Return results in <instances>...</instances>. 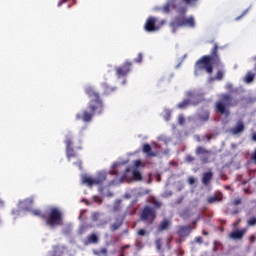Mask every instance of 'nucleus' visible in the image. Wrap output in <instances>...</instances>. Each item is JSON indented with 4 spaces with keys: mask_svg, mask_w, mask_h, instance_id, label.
Segmentation results:
<instances>
[{
    "mask_svg": "<svg viewBox=\"0 0 256 256\" xmlns=\"http://www.w3.org/2000/svg\"><path fill=\"white\" fill-rule=\"evenodd\" d=\"M85 93L88 95L90 101L87 109L82 111V114H76V119H82L84 123H90L95 115H101L103 113V99H101V95L93 87H87Z\"/></svg>",
    "mask_w": 256,
    "mask_h": 256,
    "instance_id": "f257e3e1",
    "label": "nucleus"
},
{
    "mask_svg": "<svg viewBox=\"0 0 256 256\" xmlns=\"http://www.w3.org/2000/svg\"><path fill=\"white\" fill-rule=\"evenodd\" d=\"M213 65H221V59L219 58V45L217 43H214L210 55L202 56L195 63V73H199V71H206V73L211 75V73H213Z\"/></svg>",
    "mask_w": 256,
    "mask_h": 256,
    "instance_id": "f03ea898",
    "label": "nucleus"
},
{
    "mask_svg": "<svg viewBox=\"0 0 256 256\" xmlns=\"http://www.w3.org/2000/svg\"><path fill=\"white\" fill-rule=\"evenodd\" d=\"M239 105V100H234L233 96L227 93H223L220 96V100H218L215 105L214 109L215 112L219 115H225V117H229L230 110L229 107H237Z\"/></svg>",
    "mask_w": 256,
    "mask_h": 256,
    "instance_id": "7ed1b4c3",
    "label": "nucleus"
},
{
    "mask_svg": "<svg viewBox=\"0 0 256 256\" xmlns=\"http://www.w3.org/2000/svg\"><path fill=\"white\" fill-rule=\"evenodd\" d=\"M46 225L55 229V227H61L63 225V213L59 208H51L48 215L44 218Z\"/></svg>",
    "mask_w": 256,
    "mask_h": 256,
    "instance_id": "20e7f679",
    "label": "nucleus"
},
{
    "mask_svg": "<svg viewBox=\"0 0 256 256\" xmlns=\"http://www.w3.org/2000/svg\"><path fill=\"white\" fill-rule=\"evenodd\" d=\"M170 27H172V33H176L178 27H190V29H193L195 28V18L193 16L188 18L177 16L174 21L170 23Z\"/></svg>",
    "mask_w": 256,
    "mask_h": 256,
    "instance_id": "39448f33",
    "label": "nucleus"
},
{
    "mask_svg": "<svg viewBox=\"0 0 256 256\" xmlns=\"http://www.w3.org/2000/svg\"><path fill=\"white\" fill-rule=\"evenodd\" d=\"M104 181H107V172H100L95 178L89 176L82 177V183L88 185V187H93V185H103Z\"/></svg>",
    "mask_w": 256,
    "mask_h": 256,
    "instance_id": "423d86ee",
    "label": "nucleus"
},
{
    "mask_svg": "<svg viewBox=\"0 0 256 256\" xmlns=\"http://www.w3.org/2000/svg\"><path fill=\"white\" fill-rule=\"evenodd\" d=\"M140 219L144 223H149L151 225L155 219H157V212L155 211V208L145 206L140 213Z\"/></svg>",
    "mask_w": 256,
    "mask_h": 256,
    "instance_id": "0eeeda50",
    "label": "nucleus"
},
{
    "mask_svg": "<svg viewBox=\"0 0 256 256\" xmlns=\"http://www.w3.org/2000/svg\"><path fill=\"white\" fill-rule=\"evenodd\" d=\"M66 145V157L68 161H71V159L77 157V153L73 149V136L67 135L65 140Z\"/></svg>",
    "mask_w": 256,
    "mask_h": 256,
    "instance_id": "6e6552de",
    "label": "nucleus"
},
{
    "mask_svg": "<svg viewBox=\"0 0 256 256\" xmlns=\"http://www.w3.org/2000/svg\"><path fill=\"white\" fill-rule=\"evenodd\" d=\"M133 66V63L131 62H125L122 66H119L116 68V75L119 79L121 77H127L129 73H131V67Z\"/></svg>",
    "mask_w": 256,
    "mask_h": 256,
    "instance_id": "1a4fd4ad",
    "label": "nucleus"
},
{
    "mask_svg": "<svg viewBox=\"0 0 256 256\" xmlns=\"http://www.w3.org/2000/svg\"><path fill=\"white\" fill-rule=\"evenodd\" d=\"M144 29L148 33H153V31H159V27H157V18L150 16L145 22Z\"/></svg>",
    "mask_w": 256,
    "mask_h": 256,
    "instance_id": "9d476101",
    "label": "nucleus"
},
{
    "mask_svg": "<svg viewBox=\"0 0 256 256\" xmlns=\"http://www.w3.org/2000/svg\"><path fill=\"white\" fill-rule=\"evenodd\" d=\"M188 97H190V99H185L182 102L178 103V109H187L189 105H199V100L193 101V99H195V95H193V92H188Z\"/></svg>",
    "mask_w": 256,
    "mask_h": 256,
    "instance_id": "9b49d317",
    "label": "nucleus"
},
{
    "mask_svg": "<svg viewBox=\"0 0 256 256\" xmlns=\"http://www.w3.org/2000/svg\"><path fill=\"white\" fill-rule=\"evenodd\" d=\"M191 231H193L191 225H181L178 226L177 235L180 236L181 238L189 237V235H191Z\"/></svg>",
    "mask_w": 256,
    "mask_h": 256,
    "instance_id": "f8f14e48",
    "label": "nucleus"
},
{
    "mask_svg": "<svg viewBox=\"0 0 256 256\" xmlns=\"http://www.w3.org/2000/svg\"><path fill=\"white\" fill-rule=\"evenodd\" d=\"M245 131V123L243 120H238L236 125L230 129L232 135H241Z\"/></svg>",
    "mask_w": 256,
    "mask_h": 256,
    "instance_id": "ddd939ff",
    "label": "nucleus"
},
{
    "mask_svg": "<svg viewBox=\"0 0 256 256\" xmlns=\"http://www.w3.org/2000/svg\"><path fill=\"white\" fill-rule=\"evenodd\" d=\"M221 201H223V193L221 191H218L207 198V203H209V205L221 203Z\"/></svg>",
    "mask_w": 256,
    "mask_h": 256,
    "instance_id": "4468645a",
    "label": "nucleus"
},
{
    "mask_svg": "<svg viewBox=\"0 0 256 256\" xmlns=\"http://www.w3.org/2000/svg\"><path fill=\"white\" fill-rule=\"evenodd\" d=\"M123 221H125V214L123 216L116 217L114 223L110 225V231H112V233L118 231L119 228L123 225Z\"/></svg>",
    "mask_w": 256,
    "mask_h": 256,
    "instance_id": "2eb2a0df",
    "label": "nucleus"
},
{
    "mask_svg": "<svg viewBox=\"0 0 256 256\" xmlns=\"http://www.w3.org/2000/svg\"><path fill=\"white\" fill-rule=\"evenodd\" d=\"M33 203H34L33 197H30V198H26V199L20 201L19 205L25 211H29V209H31V207H33Z\"/></svg>",
    "mask_w": 256,
    "mask_h": 256,
    "instance_id": "dca6fc26",
    "label": "nucleus"
},
{
    "mask_svg": "<svg viewBox=\"0 0 256 256\" xmlns=\"http://www.w3.org/2000/svg\"><path fill=\"white\" fill-rule=\"evenodd\" d=\"M247 233V228H243L241 230H235L230 233L231 239H242L245 237V234Z\"/></svg>",
    "mask_w": 256,
    "mask_h": 256,
    "instance_id": "f3484780",
    "label": "nucleus"
},
{
    "mask_svg": "<svg viewBox=\"0 0 256 256\" xmlns=\"http://www.w3.org/2000/svg\"><path fill=\"white\" fill-rule=\"evenodd\" d=\"M142 151L145 153V155H147V157H157V154L153 152V148H151L150 144H144Z\"/></svg>",
    "mask_w": 256,
    "mask_h": 256,
    "instance_id": "a211bd4d",
    "label": "nucleus"
},
{
    "mask_svg": "<svg viewBox=\"0 0 256 256\" xmlns=\"http://www.w3.org/2000/svg\"><path fill=\"white\" fill-rule=\"evenodd\" d=\"M213 179V172H206L202 176V184L207 187Z\"/></svg>",
    "mask_w": 256,
    "mask_h": 256,
    "instance_id": "6ab92c4d",
    "label": "nucleus"
},
{
    "mask_svg": "<svg viewBox=\"0 0 256 256\" xmlns=\"http://www.w3.org/2000/svg\"><path fill=\"white\" fill-rule=\"evenodd\" d=\"M95 243H99V236H97L95 233H92L87 237L85 245H91Z\"/></svg>",
    "mask_w": 256,
    "mask_h": 256,
    "instance_id": "aec40b11",
    "label": "nucleus"
},
{
    "mask_svg": "<svg viewBox=\"0 0 256 256\" xmlns=\"http://www.w3.org/2000/svg\"><path fill=\"white\" fill-rule=\"evenodd\" d=\"M171 225V222L167 220V218H164L160 224L158 225V231H167L169 229V226Z\"/></svg>",
    "mask_w": 256,
    "mask_h": 256,
    "instance_id": "412c9836",
    "label": "nucleus"
},
{
    "mask_svg": "<svg viewBox=\"0 0 256 256\" xmlns=\"http://www.w3.org/2000/svg\"><path fill=\"white\" fill-rule=\"evenodd\" d=\"M211 150L205 149L203 146H198L195 149V155H211Z\"/></svg>",
    "mask_w": 256,
    "mask_h": 256,
    "instance_id": "4be33fe9",
    "label": "nucleus"
},
{
    "mask_svg": "<svg viewBox=\"0 0 256 256\" xmlns=\"http://www.w3.org/2000/svg\"><path fill=\"white\" fill-rule=\"evenodd\" d=\"M181 219H190L191 217V210L189 208H185L183 211L180 212Z\"/></svg>",
    "mask_w": 256,
    "mask_h": 256,
    "instance_id": "5701e85b",
    "label": "nucleus"
},
{
    "mask_svg": "<svg viewBox=\"0 0 256 256\" xmlns=\"http://www.w3.org/2000/svg\"><path fill=\"white\" fill-rule=\"evenodd\" d=\"M32 215H34V217H39L40 219H45L46 214L43 213L40 209H34L31 211Z\"/></svg>",
    "mask_w": 256,
    "mask_h": 256,
    "instance_id": "b1692460",
    "label": "nucleus"
},
{
    "mask_svg": "<svg viewBox=\"0 0 256 256\" xmlns=\"http://www.w3.org/2000/svg\"><path fill=\"white\" fill-rule=\"evenodd\" d=\"M132 175H133L134 181H142L143 180V175H141V172H139V170H133Z\"/></svg>",
    "mask_w": 256,
    "mask_h": 256,
    "instance_id": "393cba45",
    "label": "nucleus"
},
{
    "mask_svg": "<svg viewBox=\"0 0 256 256\" xmlns=\"http://www.w3.org/2000/svg\"><path fill=\"white\" fill-rule=\"evenodd\" d=\"M108 250L107 248H101L100 250H93V254L96 256H107Z\"/></svg>",
    "mask_w": 256,
    "mask_h": 256,
    "instance_id": "a878e982",
    "label": "nucleus"
},
{
    "mask_svg": "<svg viewBox=\"0 0 256 256\" xmlns=\"http://www.w3.org/2000/svg\"><path fill=\"white\" fill-rule=\"evenodd\" d=\"M253 79H255V74H253L252 72H248L245 76V82L253 83Z\"/></svg>",
    "mask_w": 256,
    "mask_h": 256,
    "instance_id": "bb28decb",
    "label": "nucleus"
},
{
    "mask_svg": "<svg viewBox=\"0 0 256 256\" xmlns=\"http://www.w3.org/2000/svg\"><path fill=\"white\" fill-rule=\"evenodd\" d=\"M151 204L154 205V209H161V207H163V203L159 202L155 198H152Z\"/></svg>",
    "mask_w": 256,
    "mask_h": 256,
    "instance_id": "cd10ccee",
    "label": "nucleus"
},
{
    "mask_svg": "<svg viewBox=\"0 0 256 256\" xmlns=\"http://www.w3.org/2000/svg\"><path fill=\"white\" fill-rule=\"evenodd\" d=\"M155 247L157 251H162L163 247V240L161 238L156 239L155 241Z\"/></svg>",
    "mask_w": 256,
    "mask_h": 256,
    "instance_id": "c85d7f7f",
    "label": "nucleus"
},
{
    "mask_svg": "<svg viewBox=\"0 0 256 256\" xmlns=\"http://www.w3.org/2000/svg\"><path fill=\"white\" fill-rule=\"evenodd\" d=\"M242 203H243V199L241 197H237L231 201V205L233 207H237L238 205H241Z\"/></svg>",
    "mask_w": 256,
    "mask_h": 256,
    "instance_id": "c756f323",
    "label": "nucleus"
},
{
    "mask_svg": "<svg viewBox=\"0 0 256 256\" xmlns=\"http://www.w3.org/2000/svg\"><path fill=\"white\" fill-rule=\"evenodd\" d=\"M256 225V217L252 216L250 219L247 220L248 227H255Z\"/></svg>",
    "mask_w": 256,
    "mask_h": 256,
    "instance_id": "7c9ffc66",
    "label": "nucleus"
},
{
    "mask_svg": "<svg viewBox=\"0 0 256 256\" xmlns=\"http://www.w3.org/2000/svg\"><path fill=\"white\" fill-rule=\"evenodd\" d=\"M131 249V246L129 244H126L120 248L119 255L118 256H125V250Z\"/></svg>",
    "mask_w": 256,
    "mask_h": 256,
    "instance_id": "2f4dec72",
    "label": "nucleus"
},
{
    "mask_svg": "<svg viewBox=\"0 0 256 256\" xmlns=\"http://www.w3.org/2000/svg\"><path fill=\"white\" fill-rule=\"evenodd\" d=\"M200 121H209V112H204L203 114L199 115Z\"/></svg>",
    "mask_w": 256,
    "mask_h": 256,
    "instance_id": "473e14b6",
    "label": "nucleus"
},
{
    "mask_svg": "<svg viewBox=\"0 0 256 256\" xmlns=\"http://www.w3.org/2000/svg\"><path fill=\"white\" fill-rule=\"evenodd\" d=\"M134 63H143V53H138L137 58L134 59Z\"/></svg>",
    "mask_w": 256,
    "mask_h": 256,
    "instance_id": "72a5a7b5",
    "label": "nucleus"
},
{
    "mask_svg": "<svg viewBox=\"0 0 256 256\" xmlns=\"http://www.w3.org/2000/svg\"><path fill=\"white\" fill-rule=\"evenodd\" d=\"M215 80L216 81H221V80H223V71H218L217 73H216V76H215Z\"/></svg>",
    "mask_w": 256,
    "mask_h": 256,
    "instance_id": "f704fd0d",
    "label": "nucleus"
},
{
    "mask_svg": "<svg viewBox=\"0 0 256 256\" xmlns=\"http://www.w3.org/2000/svg\"><path fill=\"white\" fill-rule=\"evenodd\" d=\"M200 160L203 165H207L209 163V156H201Z\"/></svg>",
    "mask_w": 256,
    "mask_h": 256,
    "instance_id": "c9c22d12",
    "label": "nucleus"
},
{
    "mask_svg": "<svg viewBox=\"0 0 256 256\" xmlns=\"http://www.w3.org/2000/svg\"><path fill=\"white\" fill-rule=\"evenodd\" d=\"M163 13H169V11H171V5L170 4H166L163 6L162 8Z\"/></svg>",
    "mask_w": 256,
    "mask_h": 256,
    "instance_id": "e433bc0d",
    "label": "nucleus"
},
{
    "mask_svg": "<svg viewBox=\"0 0 256 256\" xmlns=\"http://www.w3.org/2000/svg\"><path fill=\"white\" fill-rule=\"evenodd\" d=\"M113 211L114 213H118L119 211H121V203H116L113 207Z\"/></svg>",
    "mask_w": 256,
    "mask_h": 256,
    "instance_id": "4c0bfd02",
    "label": "nucleus"
},
{
    "mask_svg": "<svg viewBox=\"0 0 256 256\" xmlns=\"http://www.w3.org/2000/svg\"><path fill=\"white\" fill-rule=\"evenodd\" d=\"M93 201H94V203H97L98 205H101V203H103V199H101V197H99V196H94Z\"/></svg>",
    "mask_w": 256,
    "mask_h": 256,
    "instance_id": "58836bf2",
    "label": "nucleus"
},
{
    "mask_svg": "<svg viewBox=\"0 0 256 256\" xmlns=\"http://www.w3.org/2000/svg\"><path fill=\"white\" fill-rule=\"evenodd\" d=\"M225 89L228 90L230 93H233V84L227 83Z\"/></svg>",
    "mask_w": 256,
    "mask_h": 256,
    "instance_id": "ea45409f",
    "label": "nucleus"
},
{
    "mask_svg": "<svg viewBox=\"0 0 256 256\" xmlns=\"http://www.w3.org/2000/svg\"><path fill=\"white\" fill-rule=\"evenodd\" d=\"M99 216H100L99 212H94L92 214V221H99Z\"/></svg>",
    "mask_w": 256,
    "mask_h": 256,
    "instance_id": "a19ab883",
    "label": "nucleus"
},
{
    "mask_svg": "<svg viewBox=\"0 0 256 256\" xmlns=\"http://www.w3.org/2000/svg\"><path fill=\"white\" fill-rule=\"evenodd\" d=\"M138 235H139L140 237H145V236L147 235V231H146L145 229H140V230L138 231Z\"/></svg>",
    "mask_w": 256,
    "mask_h": 256,
    "instance_id": "79ce46f5",
    "label": "nucleus"
},
{
    "mask_svg": "<svg viewBox=\"0 0 256 256\" xmlns=\"http://www.w3.org/2000/svg\"><path fill=\"white\" fill-rule=\"evenodd\" d=\"M248 12H249V10L246 9V10L242 13V15L236 17L235 20H236V21H239L240 19H243V17H245V15H247Z\"/></svg>",
    "mask_w": 256,
    "mask_h": 256,
    "instance_id": "37998d69",
    "label": "nucleus"
},
{
    "mask_svg": "<svg viewBox=\"0 0 256 256\" xmlns=\"http://www.w3.org/2000/svg\"><path fill=\"white\" fill-rule=\"evenodd\" d=\"M186 161H187V163H193V161H195V157H193L191 155H187L186 156Z\"/></svg>",
    "mask_w": 256,
    "mask_h": 256,
    "instance_id": "c03bdc74",
    "label": "nucleus"
},
{
    "mask_svg": "<svg viewBox=\"0 0 256 256\" xmlns=\"http://www.w3.org/2000/svg\"><path fill=\"white\" fill-rule=\"evenodd\" d=\"M183 255H185V251H183L181 248H179L177 256H183Z\"/></svg>",
    "mask_w": 256,
    "mask_h": 256,
    "instance_id": "a18cd8bd",
    "label": "nucleus"
},
{
    "mask_svg": "<svg viewBox=\"0 0 256 256\" xmlns=\"http://www.w3.org/2000/svg\"><path fill=\"white\" fill-rule=\"evenodd\" d=\"M176 205H181V203H183V197H180L176 200Z\"/></svg>",
    "mask_w": 256,
    "mask_h": 256,
    "instance_id": "49530a36",
    "label": "nucleus"
},
{
    "mask_svg": "<svg viewBox=\"0 0 256 256\" xmlns=\"http://www.w3.org/2000/svg\"><path fill=\"white\" fill-rule=\"evenodd\" d=\"M195 242L196 243H203V238L202 237H196Z\"/></svg>",
    "mask_w": 256,
    "mask_h": 256,
    "instance_id": "de8ad7c7",
    "label": "nucleus"
},
{
    "mask_svg": "<svg viewBox=\"0 0 256 256\" xmlns=\"http://www.w3.org/2000/svg\"><path fill=\"white\" fill-rule=\"evenodd\" d=\"M179 123L180 125H183V123H185V118L183 116H179Z\"/></svg>",
    "mask_w": 256,
    "mask_h": 256,
    "instance_id": "09e8293b",
    "label": "nucleus"
},
{
    "mask_svg": "<svg viewBox=\"0 0 256 256\" xmlns=\"http://www.w3.org/2000/svg\"><path fill=\"white\" fill-rule=\"evenodd\" d=\"M256 237L254 235L249 237L250 243H255Z\"/></svg>",
    "mask_w": 256,
    "mask_h": 256,
    "instance_id": "8fccbe9b",
    "label": "nucleus"
},
{
    "mask_svg": "<svg viewBox=\"0 0 256 256\" xmlns=\"http://www.w3.org/2000/svg\"><path fill=\"white\" fill-rule=\"evenodd\" d=\"M188 181H189L190 185H193L195 183V178L191 177V178H189Z\"/></svg>",
    "mask_w": 256,
    "mask_h": 256,
    "instance_id": "3c124183",
    "label": "nucleus"
},
{
    "mask_svg": "<svg viewBox=\"0 0 256 256\" xmlns=\"http://www.w3.org/2000/svg\"><path fill=\"white\" fill-rule=\"evenodd\" d=\"M68 0H60V2L58 3V7H61L63 5V3H67Z\"/></svg>",
    "mask_w": 256,
    "mask_h": 256,
    "instance_id": "603ef678",
    "label": "nucleus"
},
{
    "mask_svg": "<svg viewBox=\"0 0 256 256\" xmlns=\"http://www.w3.org/2000/svg\"><path fill=\"white\" fill-rule=\"evenodd\" d=\"M241 223V218H238L236 222H234V227H237Z\"/></svg>",
    "mask_w": 256,
    "mask_h": 256,
    "instance_id": "864d4df0",
    "label": "nucleus"
},
{
    "mask_svg": "<svg viewBox=\"0 0 256 256\" xmlns=\"http://www.w3.org/2000/svg\"><path fill=\"white\" fill-rule=\"evenodd\" d=\"M184 3H195L197 0H183Z\"/></svg>",
    "mask_w": 256,
    "mask_h": 256,
    "instance_id": "5fc2aeb1",
    "label": "nucleus"
},
{
    "mask_svg": "<svg viewBox=\"0 0 256 256\" xmlns=\"http://www.w3.org/2000/svg\"><path fill=\"white\" fill-rule=\"evenodd\" d=\"M12 215H19V210L17 209L12 210Z\"/></svg>",
    "mask_w": 256,
    "mask_h": 256,
    "instance_id": "6e6d98bb",
    "label": "nucleus"
},
{
    "mask_svg": "<svg viewBox=\"0 0 256 256\" xmlns=\"http://www.w3.org/2000/svg\"><path fill=\"white\" fill-rule=\"evenodd\" d=\"M139 165H141V160H136L135 161V167H139Z\"/></svg>",
    "mask_w": 256,
    "mask_h": 256,
    "instance_id": "4d7b16f0",
    "label": "nucleus"
},
{
    "mask_svg": "<svg viewBox=\"0 0 256 256\" xmlns=\"http://www.w3.org/2000/svg\"><path fill=\"white\" fill-rule=\"evenodd\" d=\"M238 213H239V209H235L232 211V215H238Z\"/></svg>",
    "mask_w": 256,
    "mask_h": 256,
    "instance_id": "13d9d810",
    "label": "nucleus"
},
{
    "mask_svg": "<svg viewBox=\"0 0 256 256\" xmlns=\"http://www.w3.org/2000/svg\"><path fill=\"white\" fill-rule=\"evenodd\" d=\"M137 249H142L141 242H137L136 244Z\"/></svg>",
    "mask_w": 256,
    "mask_h": 256,
    "instance_id": "bf43d9fd",
    "label": "nucleus"
},
{
    "mask_svg": "<svg viewBox=\"0 0 256 256\" xmlns=\"http://www.w3.org/2000/svg\"><path fill=\"white\" fill-rule=\"evenodd\" d=\"M110 175H117V172H115V170H112L109 172Z\"/></svg>",
    "mask_w": 256,
    "mask_h": 256,
    "instance_id": "052dcab7",
    "label": "nucleus"
},
{
    "mask_svg": "<svg viewBox=\"0 0 256 256\" xmlns=\"http://www.w3.org/2000/svg\"><path fill=\"white\" fill-rule=\"evenodd\" d=\"M166 245H167L168 249H171V245H170V241L169 240H167Z\"/></svg>",
    "mask_w": 256,
    "mask_h": 256,
    "instance_id": "680f3d73",
    "label": "nucleus"
},
{
    "mask_svg": "<svg viewBox=\"0 0 256 256\" xmlns=\"http://www.w3.org/2000/svg\"><path fill=\"white\" fill-rule=\"evenodd\" d=\"M5 206V202H3V200L0 199V207H4Z\"/></svg>",
    "mask_w": 256,
    "mask_h": 256,
    "instance_id": "e2e57ef3",
    "label": "nucleus"
},
{
    "mask_svg": "<svg viewBox=\"0 0 256 256\" xmlns=\"http://www.w3.org/2000/svg\"><path fill=\"white\" fill-rule=\"evenodd\" d=\"M252 141H256V133L252 135Z\"/></svg>",
    "mask_w": 256,
    "mask_h": 256,
    "instance_id": "0e129e2a",
    "label": "nucleus"
},
{
    "mask_svg": "<svg viewBox=\"0 0 256 256\" xmlns=\"http://www.w3.org/2000/svg\"><path fill=\"white\" fill-rule=\"evenodd\" d=\"M202 235H209V233L207 231L203 230Z\"/></svg>",
    "mask_w": 256,
    "mask_h": 256,
    "instance_id": "69168bd1",
    "label": "nucleus"
},
{
    "mask_svg": "<svg viewBox=\"0 0 256 256\" xmlns=\"http://www.w3.org/2000/svg\"><path fill=\"white\" fill-rule=\"evenodd\" d=\"M192 223L193 225H197V220H194Z\"/></svg>",
    "mask_w": 256,
    "mask_h": 256,
    "instance_id": "338daca9",
    "label": "nucleus"
},
{
    "mask_svg": "<svg viewBox=\"0 0 256 256\" xmlns=\"http://www.w3.org/2000/svg\"><path fill=\"white\" fill-rule=\"evenodd\" d=\"M103 225H107V221H104V222H103Z\"/></svg>",
    "mask_w": 256,
    "mask_h": 256,
    "instance_id": "774afa93",
    "label": "nucleus"
}]
</instances>
